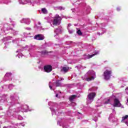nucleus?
Listing matches in <instances>:
<instances>
[{"label": "nucleus", "mask_w": 128, "mask_h": 128, "mask_svg": "<svg viewBox=\"0 0 128 128\" xmlns=\"http://www.w3.org/2000/svg\"><path fill=\"white\" fill-rule=\"evenodd\" d=\"M60 22H62V17L60 16L58 14H56L54 18L52 20V24H51V26H60Z\"/></svg>", "instance_id": "obj_1"}, {"label": "nucleus", "mask_w": 128, "mask_h": 128, "mask_svg": "<svg viewBox=\"0 0 128 128\" xmlns=\"http://www.w3.org/2000/svg\"><path fill=\"white\" fill-rule=\"evenodd\" d=\"M86 76H88L86 78V80L87 82H90L96 78V72L92 70H89Z\"/></svg>", "instance_id": "obj_2"}, {"label": "nucleus", "mask_w": 128, "mask_h": 128, "mask_svg": "<svg viewBox=\"0 0 128 128\" xmlns=\"http://www.w3.org/2000/svg\"><path fill=\"white\" fill-rule=\"evenodd\" d=\"M112 70L108 69L106 70L104 72V80H108L110 78V76H112Z\"/></svg>", "instance_id": "obj_3"}, {"label": "nucleus", "mask_w": 128, "mask_h": 128, "mask_svg": "<svg viewBox=\"0 0 128 128\" xmlns=\"http://www.w3.org/2000/svg\"><path fill=\"white\" fill-rule=\"evenodd\" d=\"M52 82H49V86L50 90H54V86H62V83L60 82V80H58L56 81V83H54L52 84Z\"/></svg>", "instance_id": "obj_4"}, {"label": "nucleus", "mask_w": 128, "mask_h": 128, "mask_svg": "<svg viewBox=\"0 0 128 128\" xmlns=\"http://www.w3.org/2000/svg\"><path fill=\"white\" fill-rule=\"evenodd\" d=\"M96 96V93L92 92L88 94V98L87 99L88 104H92V102L94 101V98Z\"/></svg>", "instance_id": "obj_5"}, {"label": "nucleus", "mask_w": 128, "mask_h": 128, "mask_svg": "<svg viewBox=\"0 0 128 128\" xmlns=\"http://www.w3.org/2000/svg\"><path fill=\"white\" fill-rule=\"evenodd\" d=\"M122 106L120 102L118 99L116 98L114 99V102L113 104V106L114 108H120Z\"/></svg>", "instance_id": "obj_6"}, {"label": "nucleus", "mask_w": 128, "mask_h": 128, "mask_svg": "<svg viewBox=\"0 0 128 128\" xmlns=\"http://www.w3.org/2000/svg\"><path fill=\"white\" fill-rule=\"evenodd\" d=\"M44 70L46 72H50L52 70V67L50 65H46L44 66Z\"/></svg>", "instance_id": "obj_7"}, {"label": "nucleus", "mask_w": 128, "mask_h": 128, "mask_svg": "<svg viewBox=\"0 0 128 128\" xmlns=\"http://www.w3.org/2000/svg\"><path fill=\"white\" fill-rule=\"evenodd\" d=\"M20 4H30L34 6V4L32 2V0H20Z\"/></svg>", "instance_id": "obj_8"}, {"label": "nucleus", "mask_w": 128, "mask_h": 128, "mask_svg": "<svg viewBox=\"0 0 128 128\" xmlns=\"http://www.w3.org/2000/svg\"><path fill=\"white\" fill-rule=\"evenodd\" d=\"M34 40H42L44 39V35L41 34H38L37 35H36L34 36Z\"/></svg>", "instance_id": "obj_9"}, {"label": "nucleus", "mask_w": 128, "mask_h": 128, "mask_svg": "<svg viewBox=\"0 0 128 128\" xmlns=\"http://www.w3.org/2000/svg\"><path fill=\"white\" fill-rule=\"evenodd\" d=\"M21 24H30V20L29 18H22L20 20Z\"/></svg>", "instance_id": "obj_10"}, {"label": "nucleus", "mask_w": 128, "mask_h": 128, "mask_svg": "<svg viewBox=\"0 0 128 128\" xmlns=\"http://www.w3.org/2000/svg\"><path fill=\"white\" fill-rule=\"evenodd\" d=\"M98 54H100V52L98 51H96L94 54H88L86 56V57L85 58L86 59L87 58H92L93 56H98Z\"/></svg>", "instance_id": "obj_11"}, {"label": "nucleus", "mask_w": 128, "mask_h": 128, "mask_svg": "<svg viewBox=\"0 0 128 128\" xmlns=\"http://www.w3.org/2000/svg\"><path fill=\"white\" fill-rule=\"evenodd\" d=\"M20 112H28V105H24L22 108H20Z\"/></svg>", "instance_id": "obj_12"}, {"label": "nucleus", "mask_w": 128, "mask_h": 128, "mask_svg": "<svg viewBox=\"0 0 128 128\" xmlns=\"http://www.w3.org/2000/svg\"><path fill=\"white\" fill-rule=\"evenodd\" d=\"M54 32H55V34H60V32H62V29L60 28H56V30H55Z\"/></svg>", "instance_id": "obj_13"}, {"label": "nucleus", "mask_w": 128, "mask_h": 128, "mask_svg": "<svg viewBox=\"0 0 128 128\" xmlns=\"http://www.w3.org/2000/svg\"><path fill=\"white\" fill-rule=\"evenodd\" d=\"M68 70H70L69 67H63L61 70L62 72H68Z\"/></svg>", "instance_id": "obj_14"}, {"label": "nucleus", "mask_w": 128, "mask_h": 128, "mask_svg": "<svg viewBox=\"0 0 128 128\" xmlns=\"http://www.w3.org/2000/svg\"><path fill=\"white\" fill-rule=\"evenodd\" d=\"M42 14H48V10H46V8H42L41 10Z\"/></svg>", "instance_id": "obj_15"}, {"label": "nucleus", "mask_w": 128, "mask_h": 128, "mask_svg": "<svg viewBox=\"0 0 128 128\" xmlns=\"http://www.w3.org/2000/svg\"><path fill=\"white\" fill-rule=\"evenodd\" d=\"M76 98V96L72 95L70 97L69 100L70 102H72V100H74V98Z\"/></svg>", "instance_id": "obj_16"}, {"label": "nucleus", "mask_w": 128, "mask_h": 128, "mask_svg": "<svg viewBox=\"0 0 128 128\" xmlns=\"http://www.w3.org/2000/svg\"><path fill=\"white\" fill-rule=\"evenodd\" d=\"M110 99L106 98L104 100V104H110Z\"/></svg>", "instance_id": "obj_17"}, {"label": "nucleus", "mask_w": 128, "mask_h": 128, "mask_svg": "<svg viewBox=\"0 0 128 128\" xmlns=\"http://www.w3.org/2000/svg\"><path fill=\"white\" fill-rule=\"evenodd\" d=\"M11 38H12L8 36L4 38L3 39V40H4V42H8V41L10 40Z\"/></svg>", "instance_id": "obj_18"}, {"label": "nucleus", "mask_w": 128, "mask_h": 128, "mask_svg": "<svg viewBox=\"0 0 128 128\" xmlns=\"http://www.w3.org/2000/svg\"><path fill=\"white\" fill-rule=\"evenodd\" d=\"M76 33L78 34V36H82V31H80V30H77Z\"/></svg>", "instance_id": "obj_19"}, {"label": "nucleus", "mask_w": 128, "mask_h": 128, "mask_svg": "<svg viewBox=\"0 0 128 128\" xmlns=\"http://www.w3.org/2000/svg\"><path fill=\"white\" fill-rule=\"evenodd\" d=\"M128 118V115H126V116H123V117L122 118V122H124V120H126V118Z\"/></svg>", "instance_id": "obj_20"}, {"label": "nucleus", "mask_w": 128, "mask_h": 128, "mask_svg": "<svg viewBox=\"0 0 128 128\" xmlns=\"http://www.w3.org/2000/svg\"><path fill=\"white\" fill-rule=\"evenodd\" d=\"M12 76V74L10 73H6L5 75V76L7 77V78H10V76Z\"/></svg>", "instance_id": "obj_21"}, {"label": "nucleus", "mask_w": 128, "mask_h": 128, "mask_svg": "<svg viewBox=\"0 0 128 128\" xmlns=\"http://www.w3.org/2000/svg\"><path fill=\"white\" fill-rule=\"evenodd\" d=\"M69 34H72L74 32V30L70 29V28H68Z\"/></svg>", "instance_id": "obj_22"}, {"label": "nucleus", "mask_w": 128, "mask_h": 128, "mask_svg": "<svg viewBox=\"0 0 128 128\" xmlns=\"http://www.w3.org/2000/svg\"><path fill=\"white\" fill-rule=\"evenodd\" d=\"M50 109L51 110L52 112V114H56V110L54 109H52V108H50Z\"/></svg>", "instance_id": "obj_23"}, {"label": "nucleus", "mask_w": 128, "mask_h": 128, "mask_svg": "<svg viewBox=\"0 0 128 128\" xmlns=\"http://www.w3.org/2000/svg\"><path fill=\"white\" fill-rule=\"evenodd\" d=\"M55 94H56V98H58V94H61V92H60V91H58V93H56V92H55Z\"/></svg>", "instance_id": "obj_24"}, {"label": "nucleus", "mask_w": 128, "mask_h": 128, "mask_svg": "<svg viewBox=\"0 0 128 128\" xmlns=\"http://www.w3.org/2000/svg\"><path fill=\"white\" fill-rule=\"evenodd\" d=\"M47 54V52H46V51H42V54Z\"/></svg>", "instance_id": "obj_25"}, {"label": "nucleus", "mask_w": 128, "mask_h": 128, "mask_svg": "<svg viewBox=\"0 0 128 128\" xmlns=\"http://www.w3.org/2000/svg\"><path fill=\"white\" fill-rule=\"evenodd\" d=\"M59 10H64V8L62 6H60V7H59Z\"/></svg>", "instance_id": "obj_26"}, {"label": "nucleus", "mask_w": 128, "mask_h": 128, "mask_svg": "<svg viewBox=\"0 0 128 128\" xmlns=\"http://www.w3.org/2000/svg\"><path fill=\"white\" fill-rule=\"evenodd\" d=\"M70 26H72V24H68V28H70Z\"/></svg>", "instance_id": "obj_27"}, {"label": "nucleus", "mask_w": 128, "mask_h": 128, "mask_svg": "<svg viewBox=\"0 0 128 128\" xmlns=\"http://www.w3.org/2000/svg\"><path fill=\"white\" fill-rule=\"evenodd\" d=\"M90 9L87 10H86V14H90Z\"/></svg>", "instance_id": "obj_28"}, {"label": "nucleus", "mask_w": 128, "mask_h": 128, "mask_svg": "<svg viewBox=\"0 0 128 128\" xmlns=\"http://www.w3.org/2000/svg\"><path fill=\"white\" fill-rule=\"evenodd\" d=\"M28 48V46H26L24 48H23V49L22 50H26V48Z\"/></svg>", "instance_id": "obj_29"}, {"label": "nucleus", "mask_w": 128, "mask_h": 128, "mask_svg": "<svg viewBox=\"0 0 128 128\" xmlns=\"http://www.w3.org/2000/svg\"><path fill=\"white\" fill-rule=\"evenodd\" d=\"M116 10H118V12H119V10H120V8L118 7V8H117Z\"/></svg>", "instance_id": "obj_30"}, {"label": "nucleus", "mask_w": 128, "mask_h": 128, "mask_svg": "<svg viewBox=\"0 0 128 128\" xmlns=\"http://www.w3.org/2000/svg\"><path fill=\"white\" fill-rule=\"evenodd\" d=\"M126 93L128 94V88L126 89Z\"/></svg>", "instance_id": "obj_31"}, {"label": "nucleus", "mask_w": 128, "mask_h": 128, "mask_svg": "<svg viewBox=\"0 0 128 128\" xmlns=\"http://www.w3.org/2000/svg\"><path fill=\"white\" fill-rule=\"evenodd\" d=\"M20 52H22V50H17L16 52H18L19 54H20Z\"/></svg>", "instance_id": "obj_32"}, {"label": "nucleus", "mask_w": 128, "mask_h": 128, "mask_svg": "<svg viewBox=\"0 0 128 128\" xmlns=\"http://www.w3.org/2000/svg\"><path fill=\"white\" fill-rule=\"evenodd\" d=\"M52 102H48V105L49 106H52Z\"/></svg>", "instance_id": "obj_33"}, {"label": "nucleus", "mask_w": 128, "mask_h": 128, "mask_svg": "<svg viewBox=\"0 0 128 128\" xmlns=\"http://www.w3.org/2000/svg\"><path fill=\"white\" fill-rule=\"evenodd\" d=\"M94 90V88L89 89V90Z\"/></svg>", "instance_id": "obj_34"}, {"label": "nucleus", "mask_w": 128, "mask_h": 128, "mask_svg": "<svg viewBox=\"0 0 128 128\" xmlns=\"http://www.w3.org/2000/svg\"><path fill=\"white\" fill-rule=\"evenodd\" d=\"M109 120H112V117H110V116L109 117Z\"/></svg>", "instance_id": "obj_35"}, {"label": "nucleus", "mask_w": 128, "mask_h": 128, "mask_svg": "<svg viewBox=\"0 0 128 128\" xmlns=\"http://www.w3.org/2000/svg\"><path fill=\"white\" fill-rule=\"evenodd\" d=\"M26 29H27L28 30H30V28H26Z\"/></svg>", "instance_id": "obj_36"}, {"label": "nucleus", "mask_w": 128, "mask_h": 128, "mask_svg": "<svg viewBox=\"0 0 128 128\" xmlns=\"http://www.w3.org/2000/svg\"><path fill=\"white\" fill-rule=\"evenodd\" d=\"M60 80H64V78H60Z\"/></svg>", "instance_id": "obj_37"}, {"label": "nucleus", "mask_w": 128, "mask_h": 128, "mask_svg": "<svg viewBox=\"0 0 128 128\" xmlns=\"http://www.w3.org/2000/svg\"><path fill=\"white\" fill-rule=\"evenodd\" d=\"M38 24H39V26H40V22H38Z\"/></svg>", "instance_id": "obj_38"}, {"label": "nucleus", "mask_w": 128, "mask_h": 128, "mask_svg": "<svg viewBox=\"0 0 128 128\" xmlns=\"http://www.w3.org/2000/svg\"><path fill=\"white\" fill-rule=\"evenodd\" d=\"M98 36H100V32H98Z\"/></svg>", "instance_id": "obj_39"}, {"label": "nucleus", "mask_w": 128, "mask_h": 128, "mask_svg": "<svg viewBox=\"0 0 128 128\" xmlns=\"http://www.w3.org/2000/svg\"><path fill=\"white\" fill-rule=\"evenodd\" d=\"M13 42H16V40H12Z\"/></svg>", "instance_id": "obj_40"}, {"label": "nucleus", "mask_w": 128, "mask_h": 128, "mask_svg": "<svg viewBox=\"0 0 128 128\" xmlns=\"http://www.w3.org/2000/svg\"><path fill=\"white\" fill-rule=\"evenodd\" d=\"M12 86V85L10 84V86H9V88H10V87Z\"/></svg>", "instance_id": "obj_41"}, {"label": "nucleus", "mask_w": 128, "mask_h": 128, "mask_svg": "<svg viewBox=\"0 0 128 128\" xmlns=\"http://www.w3.org/2000/svg\"><path fill=\"white\" fill-rule=\"evenodd\" d=\"M8 30H12V28H8Z\"/></svg>", "instance_id": "obj_42"}, {"label": "nucleus", "mask_w": 128, "mask_h": 128, "mask_svg": "<svg viewBox=\"0 0 128 128\" xmlns=\"http://www.w3.org/2000/svg\"><path fill=\"white\" fill-rule=\"evenodd\" d=\"M104 34V32H101V34Z\"/></svg>", "instance_id": "obj_43"}, {"label": "nucleus", "mask_w": 128, "mask_h": 128, "mask_svg": "<svg viewBox=\"0 0 128 128\" xmlns=\"http://www.w3.org/2000/svg\"><path fill=\"white\" fill-rule=\"evenodd\" d=\"M6 44H8V42H6V44H5L6 46Z\"/></svg>", "instance_id": "obj_44"}, {"label": "nucleus", "mask_w": 128, "mask_h": 128, "mask_svg": "<svg viewBox=\"0 0 128 128\" xmlns=\"http://www.w3.org/2000/svg\"><path fill=\"white\" fill-rule=\"evenodd\" d=\"M18 58H20V56H18Z\"/></svg>", "instance_id": "obj_45"}, {"label": "nucleus", "mask_w": 128, "mask_h": 128, "mask_svg": "<svg viewBox=\"0 0 128 128\" xmlns=\"http://www.w3.org/2000/svg\"><path fill=\"white\" fill-rule=\"evenodd\" d=\"M55 36V37H56V36H56V35H55V36Z\"/></svg>", "instance_id": "obj_46"}, {"label": "nucleus", "mask_w": 128, "mask_h": 128, "mask_svg": "<svg viewBox=\"0 0 128 128\" xmlns=\"http://www.w3.org/2000/svg\"><path fill=\"white\" fill-rule=\"evenodd\" d=\"M29 110V112H31L32 111V110Z\"/></svg>", "instance_id": "obj_47"}, {"label": "nucleus", "mask_w": 128, "mask_h": 128, "mask_svg": "<svg viewBox=\"0 0 128 128\" xmlns=\"http://www.w3.org/2000/svg\"><path fill=\"white\" fill-rule=\"evenodd\" d=\"M20 58H22V56H20Z\"/></svg>", "instance_id": "obj_48"}]
</instances>
